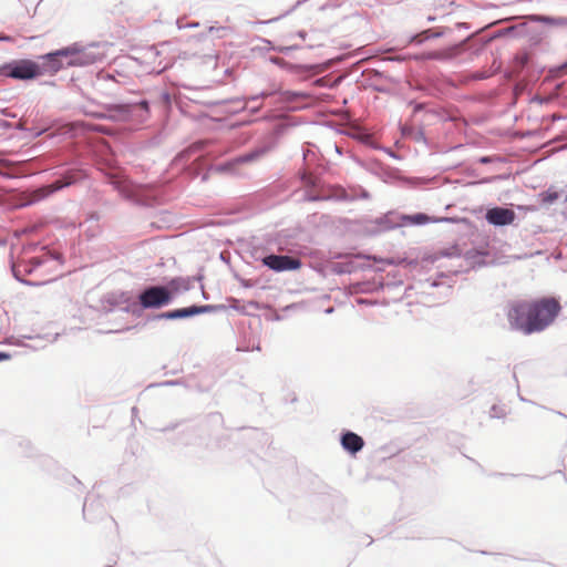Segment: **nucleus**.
Listing matches in <instances>:
<instances>
[{"label":"nucleus","instance_id":"1","mask_svg":"<svg viewBox=\"0 0 567 567\" xmlns=\"http://www.w3.org/2000/svg\"><path fill=\"white\" fill-rule=\"evenodd\" d=\"M560 309L559 302L549 297L534 301H514L507 310L508 324L512 330L525 336L539 333L554 322Z\"/></svg>","mask_w":567,"mask_h":567},{"label":"nucleus","instance_id":"2","mask_svg":"<svg viewBox=\"0 0 567 567\" xmlns=\"http://www.w3.org/2000/svg\"><path fill=\"white\" fill-rule=\"evenodd\" d=\"M105 48L100 43L82 45L73 43L60 50L43 54L39 63L41 75L54 74L62 69L87 66L101 62L105 58Z\"/></svg>","mask_w":567,"mask_h":567},{"label":"nucleus","instance_id":"3","mask_svg":"<svg viewBox=\"0 0 567 567\" xmlns=\"http://www.w3.org/2000/svg\"><path fill=\"white\" fill-rule=\"evenodd\" d=\"M148 102L141 100L134 103L109 104L103 113H92V115L114 122L143 123L148 117Z\"/></svg>","mask_w":567,"mask_h":567},{"label":"nucleus","instance_id":"4","mask_svg":"<svg viewBox=\"0 0 567 567\" xmlns=\"http://www.w3.org/2000/svg\"><path fill=\"white\" fill-rule=\"evenodd\" d=\"M0 75L14 80L28 81L40 76L41 70L38 62L21 59L0 65Z\"/></svg>","mask_w":567,"mask_h":567},{"label":"nucleus","instance_id":"5","mask_svg":"<svg viewBox=\"0 0 567 567\" xmlns=\"http://www.w3.org/2000/svg\"><path fill=\"white\" fill-rule=\"evenodd\" d=\"M173 300L172 291L165 286H150L138 295L140 305L144 309L161 308Z\"/></svg>","mask_w":567,"mask_h":567},{"label":"nucleus","instance_id":"6","mask_svg":"<svg viewBox=\"0 0 567 567\" xmlns=\"http://www.w3.org/2000/svg\"><path fill=\"white\" fill-rule=\"evenodd\" d=\"M52 259L53 256L48 251H43L40 256L23 257L12 262L13 276L17 280L27 284L28 281L24 279V276L33 274L39 267Z\"/></svg>","mask_w":567,"mask_h":567},{"label":"nucleus","instance_id":"7","mask_svg":"<svg viewBox=\"0 0 567 567\" xmlns=\"http://www.w3.org/2000/svg\"><path fill=\"white\" fill-rule=\"evenodd\" d=\"M262 265L276 272L297 270L301 267L299 258L287 255H268L262 258Z\"/></svg>","mask_w":567,"mask_h":567},{"label":"nucleus","instance_id":"8","mask_svg":"<svg viewBox=\"0 0 567 567\" xmlns=\"http://www.w3.org/2000/svg\"><path fill=\"white\" fill-rule=\"evenodd\" d=\"M78 181V172L70 169L61 178L52 182L51 184L43 185L35 190L39 199L45 198L55 192L63 189Z\"/></svg>","mask_w":567,"mask_h":567},{"label":"nucleus","instance_id":"9","mask_svg":"<svg viewBox=\"0 0 567 567\" xmlns=\"http://www.w3.org/2000/svg\"><path fill=\"white\" fill-rule=\"evenodd\" d=\"M213 308L214 307L210 305L192 306V307H187V308H181V309L162 312L161 315L157 316V318L166 319V320L185 319V318H189V317H193L196 315L210 312L213 310Z\"/></svg>","mask_w":567,"mask_h":567},{"label":"nucleus","instance_id":"10","mask_svg":"<svg viewBox=\"0 0 567 567\" xmlns=\"http://www.w3.org/2000/svg\"><path fill=\"white\" fill-rule=\"evenodd\" d=\"M371 225L373 226V228H371L370 231L373 234L392 230L403 225L402 215L394 212H389L383 216H380L372 220Z\"/></svg>","mask_w":567,"mask_h":567},{"label":"nucleus","instance_id":"11","mask_svg":"<svg viewBox=\"0 0 567 567\" xmlns=\"http://www.w3.org/2000/svg\"><path fill=\"white\" fill-rule=\"evenodd\" d=\"M485 218L493 226H506L514 221L515 213L509 208L494 207L486 212Z\"/></svg>","mask_w":567,"mask_h":567},{"label":"nucleus","instance_id":"12","mask_svg":"<svg viewBox=\"0 0 567 567\" xmlns=\"http://www.w3.org/2000/svg\"><path fill=\"white\" fill-rule=\"evenodd\" d=\"M83 517L87 522H95L105 513L101 498H84L82 504Z\"/></svg>","mask_w":567,"mask_h":567},{"label":"nucleus","instance_id":"13","mask_svg":"<svg viewBox=\"0 0 567 567\" xmlns=\"http://www.w3.org/2000/svg\"><path fill=\"white\" fill-rule=\"evenodd\" d=\"M274 148H275L274 141L265 142L261 145L257 146L255 150L236 157L234 159V163L235 164H245V163H251V162L258 161L259 158L264 157L266 154H268Z\"/></svg>","mask_w":567,"mask_h":567},{"label":"nucleus","instance_id":"14","mask_svg":"<svg viewBox=\"0 0 567 567\" xmlns=\"http://www.w3.org/2000/svg\"><path fill=\"white\" fill-rule=\"evenodd\" d=\"M340 443L342 449L352 455L360 452L364 446L363 439L351 431H346L341 434Z\"/></svg>","mask_w":567,"mask_h":567},{"label":"nucleus","instance_id":"15","mask_svg":"<svg viewBox=\"0 0 567 567\" xmlns=\"http://www.w3.org/2000/svg\"><path fill=\"white\" fill-rule=\"evenodd\" d=\"M456 48H447L439 51L425 52L422 54L414 55L413 58L417 61H427V60H436V61H449L454 58Z\"/></svg>","mask_w":567,"mask_h":567},{"label":"nucleus","instance_id":"16","mask_svg":"<svg viewBox=\"0 0 567 567\" xmlns=\"http://www.w3.org/2000/svg\"><path fill=\"white\" fill-rule=\"evenodd\" d=\"M339 198H340V200H343V202H352V200H355L358 198L369 199L370 198V194H369L368 190H365L364 188H362L360 186L351 187L350 192H348L347 189L340 187V196H339Z\"/></svg>","mask_w":567,"mask_h":567},{"label":"nucleus","instance_id":"17","mask_svg":"<svg viewBox=\"0 0 567 567\" xmlns=\"http://www.w3.org/2000/svg\"><path fill=\"white\" fill-rule=\"evenodd\" d=\"M80 227L87 237H95L100 233L99 217L96 215H91L80 224Z\"/></svg>","mask_w":567,"mask_h":567},{"label":"nucleus","instance_id":"18","mask_svg":"<svg viewBox=\"0 0 567 567\" xmlns=\"http://www.w3.org/2000/svg\"><path fill=\"white\" fill-rule=\"evenodd\" d=\"M530 21L545 23L555 27H567V18L563 17H548L540 14H533L529 17Z\"/></svg>","mask_w":567,"mask_h":567},{"label":"nucleus","instance_id":"19","mask_svg":"<svg viewBox=\"0 0 567 567\" xmlns=\"http://www.w3.org/2000/svg\"><path fill=\"white\" fill-rule=\"evenodd\" d=\"M446 29H439L437 31H433L431 29L424 30L419 34L412 35L410 42H416L417 44L423 43L426 40L441 38L445 34Z\"/></svg>","mask_w":567,"mask_h":567},{"label":"nucleus","instance_id":"20","mask_svg":"<svg viewBox=\"0 0 567 567\" xmlns=\"http://www.w3.org/2000/svg\"><path fill=\"white\" fill-rule=\"evenodd\" d=\"M359 258V256H355L347 261L337 262L334 270L339 274H351L359 268V264L357 262Z\"/></svg>","mask_w":567,"mask_h":567},{"label":"nucleus","instance_id":"21","mask_svg":"<svg viewBox=\"0 0 567 567\" xmlns=\"http://www.w3.org/2000/svg\"><path fill=\"white\" fill-rule=\"evenodd\" d=\"M431 221V217L423 213H417L414 215H402V224H411V225H425Z\"/></svg>","mask_w":567,"mask_h":567},{"label":"nucleus","instance_id":"22","mask_svg":"<svg viewBox=\"0 0 567 567\" xmlns=\"http://www.w3.org/2000/svg\"><path fill=\"white\" fill-rule=\"evenodd\" d=\"M280 95L282 96V100L286 102H293L299 99L306 97L307 94L302 92H295V91H282L280 92Z\"/></svg>","mask_w":567,"mask_h":567},{"label":"nucleus","instance_id":"23","mask_svg":"<svg viewBox=\"0 0 567 567\" xmlns=\"http://www.w3.org/2000/svg\"><path fill=\"white\" fill-rule=\"evenodd\" d=\"M179 285H182V288H183L184 290H187V289H188V282H187L186 280H184V279H173V280H171V282H169V286H171L172 288H174L175 290H178V289H179Z\"/></svg>","mask_w":567,"mask_h":567},{"label":"nucleus","instance_id":"24","mask_svg":"<svg viewBox=\"0 0 567 567\" xmlns=\"http://www.w3.org/2000/svg\"><path fill=\"white\" fill-rule=\"evenodd\" d=\"M272 94H275L274 91H262L260 94L251 96L249 101H257L259 99L271 96Z\"/></svg>","mask_w":567,"mask_h":567},{"label":"nucleus","instance_id":"25","mask_svg":"<svg viewBox=\"0 0 567 567\" xmlns=\"http://www.w3.org/2000/svg\"><path fill=\"white\" fill-rule=\"evenodd\" d=\"M558 198L557 193H547L546 197L544 198L545 202L551 204Z\"/></svg>","mask_w":567,"mask_h":567},{"label":"nucleus","instance_id":"26","mask_svg":"<svg viewBox=\"0 0 567 567\" xmlns=\"http://www.w3.org/2000/svg\"><path fill=\"white\" fill-rule=\"evenodd\" d=\"M357 301H358V303H360V305H369V306H371V305H374V303H375V302H374V301H372V300H369V299H362V298L358 299Z\"/></svg>","mask_w":567,"mask_h":567},{"label":"nucleus","instance_id":"27","mask_svg":"<svg viewBox=\"0 0 567 567\" xmlns=\"http://www.w3.org/2000/svg\"><path fill=\"white\" fill-rule=\"evenodd\" d=\"M185 24H186V23H184L183 19H177V21H176V25H177V28H178L179 30L185 29V28H186V27H185Z\"/></svg>","mask_w":567,"mask_h":567},{"label":"nucleus","instance_id":"28","mask_svg":"<svg viewBox=\"0 0 567 567\" xmlns=\"http://www.w3.org/2000/svg\"><path fill=\"white\" fill-rule=\"evenodd\" d=\"M185 27L186 28H198L199 27V22H189V23H186Z\"/></svg>","mask_w":567,"mask_h":567},{"label":"nucleus","instance_id":"29","mask_svg":"<svg viewBox=\"0 0 567 567\" xmlns=\"http://www.w3.org/2000/svg\"><path fill=\"white\" fill-rule=\"evenodd\" d=\"M9 358H10V354H9V353L0 352V361H2V360H8Z\"/></svg>","mask_w":567,"mask_h":567},{"label":"nucleus","instance_id":"30","mask_svg":"<svg viewBox=\"0 0 567 567\" xmlns=\"http://www.w3.org/2000/svg\"><path fill=\"white\" fill-rule=\"evenodd\" d=\"M10 126H11V124H10L9 122H7V121H0V127L8 128V127H10Z\"/></svg>","mask_w":567,"mask_h":567},{"label":"nucleus","instance_id":"31","mask_svg":"<svg viewBox=\"0 0 567 567\" xmlns=\"http://www.w3.org/2000/svg\"><path fill=\"white\" fill-rule=\"evenodd\" d=\"M480 554L482 555H497L496 553H492V551H487V550H478Z\"/></svg>","mask_w":567,"mask_h":567},{"label":"nucleus","instance_id":"32","mask_svg":"<svg viewBox=\"0 0 567 567\" xmlns=\"http://www.w3.org/2000/svg\"><path fill=\"white\" fill-rule=\"evenodd\" d=\"M221 29H223V28L209 27V28H208V32H209V33H212V32H214V31H219V30H221Z\"/></svg>","mask_w":567,"mask_h":567},{"label":"nucleus","instance_id":"33","mask_svg":"<svg viewBox=\"0 0 567 567\" xmlns=\"http://www.w3.org/2000/svg\"><path fill=\"white\" fill-rule=\"evenodd\" d=\"M480 162H481V163H483V164H486V163H489V162H491V159H489L488 157H482V158L480 159Z\"/></svg>","mask_w":567,"mask_h":567},{"label":"nucleus","instance_id":"34","mask_svg":"<svg viewBox=\"0 0 567 567\" xmlns=\"http://www.w3.org/2000/svg\"><path fill=\"white\" fill-rule=\"evenodd\" d=\"M426 20H427V22H434V21L436 20V17H434V16H429V17L426 18Z\"/></svg>","mask_w":567,"mask_h":567},{"label":"nucleus","instance_id":"35","mask_svg":"<svg viewBox=\"0 0 567 567\" xmlns=\"http://www.w3.org/2000/svg\"><path fill=\"white\" fill-rule=\"evenodd\" d=\"M102 78L105 79V80H114L113 75H111L109 73L105 74V75H102Z\"/></svg>","mask_w":567,"mask_h":567},{"label":"nucleus","instance_id":"36","mask_svg":"<svg viewBox=\"0 0 567 567\" xmlns=\"http://www.w3.org/2000/svg\"><path fill=\"white\" fill-rule=\"evenodd\" d=\"M10 38L8 35H1L0 34V41H9Z\"/></svg>","mask_w":567,"mask_h":567},{"label":"nucleus","instance_id":"37","mask_svg":"<svg viewBox=\"0 0 567 567\" xmlns=\"http://www.w3.org/2000/svg\"><path fill=\"white\" fill-rule=\"evenodd\" d=\"M560 118H561V116H560V115H556V114H554V115H553V121H558V120H560Z\"/></svg>","mask_w":567,"mask_h":567},{"label":"nucleus","instance_id":"38","mask_svg":"<svg viewBox=\"0 0 567 567\" xmlns=\"http://www.w3.org/2000/svg\"><path fill=\"white\" fill-rule=\"evenodd\" d=\"M148 53L152 54V55L153 54H157V52L154 50V48H151Z\"/></svg>","mask_w":567,"mask_h":567},{"label":"nucleus","instance_id":"39","mask_svg":"<svg viewBox=\"0 0 567 567\" xmlns=\"http://www.w3.org/2000/svg\"><path fill=\"white\" fill-rule=\"evenodd\" d=\"M204 38H205V35H204V34H202V35L196 37L195 39H196L197 41H200V40H203Z\"/></svg>","mask_w":567,"mask_h":567},{"label":"nucleus","instance_id":"40","mask_svg":"<svg viewBox=\"0 0 567 567\" xmlns=\"http://www.w3.org/2000/svg\"><path fill=\"white\" fill-rule=\"evenodd\" d=\"M4 114H6L7 116H10V117H16V115H14V114H11V113H7V112H4Z\"/></svg>","mask_w":567,"mask_h":567},{"label":"nucleus","instance_id":"41","mask_svg":"<svg viewBox=\"0 0 567 567\" xmlns=\"http://www.w3.org/2000/svg\"><path fill=\"white\" fill-rule=\"evenodd\" d=\"M17 128H19V130H23V124H22V123H19V124H18V126H17Z\"/></svg>","mask_w":567,"mask_h":567},{"label":"nucleus","instance_id":"42","mask_svg":"<svg viewBox=\"0 0 567 567\" xmlns=\"http://www.w3.org/2000/svg\"><path fill=\"white\" fill-rule=\"evenodd\" d=\"M258 110H259V106L251 107V111H252V112H257Z\"/></svg>","mask_w":567,"mask_h":567},{"label":"nucleus","instance_id":"43","mask_svg":"<svg viewBox=\"0 0 567 567\" xmlns=\"http://www.w3.org/2000/svg\"><path fill=\"white\" fill-rule=\"evenodd\" d=\"M444 220H447V218L436 219L435 221H444Z\"/></svg>","mask_w":567,"mask_h":567},{"label":"nucleus","instance_id":"44","mask_svg":"<svg viewBox=\"0 0 567 567\" xmlns=\"http://www.w3.org/2000/svg\"><path fill=\"white\" fill-rule=\"evenodd\" d=\"M336 150H337V153H340V154H341V150H339V147H338V146L336 147Z\"/></svg>","mask_w":567,"mask_h":567},{"label":"nucleus","instance_id":"45","mask_svg":"<svg viewBox=\"0 0 567 567\" xmlns=\"http://www.w3.org/2000/svg\"><path fill=\"white\" fill-rule=\"evenodd\" d=\"M327 312H328V313H331V312H332V308H329V309L327 310Z\"/></svg>","mask_w":567,"mask_h":567},{"label":"nucleus","instance_id":"46","mask_svg":"<svg viewBox=\"0 0 567 567\" xmlns=\"http://www.w3.org/2000/svg\"><path fill=\"white\" fill-rule=\"evenodd\" d=\"M4 164V161L3 159H0V165Z\"/></svg>","mask_w":567,"mask_h":567},{"label":"nucleus","instance_id":"47","mask_svg":"<svg viewBox=\"0 0 567 567\" xmlns=\"http://www.w3.org/2000/svg\"><path fill=\"white\" fill-rule=\"evenodd\" d=\"M105 567H114V565H106Z\"/></svg>","mask_w":567,"mask_h":567}]
</instances>
